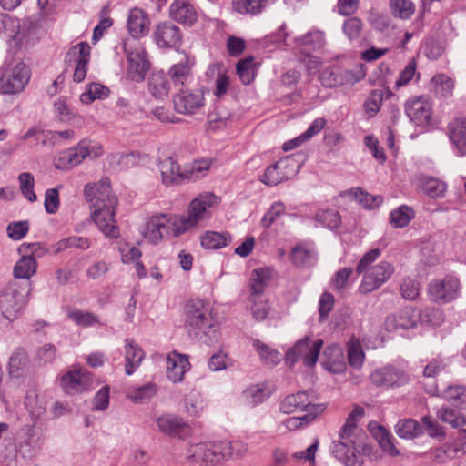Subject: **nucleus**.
I'll use <instances>...</instances> for the list:
<instances>
[{
  "mask_svg": "<svg viewBox=\"0 0 466 466\" xmlns=\"http://www.w3.org/2000/svg\"><path fill=\"white\" fill-rule=\"evenodd\" d=\"M145 358V353L134 339H127L125 340V372L127 375H132L141 365Z\"/></svg>",
  "mask_w": 466,
  "mask_h": 466,
  "instance_id": "nucleus-33",
  "label": "nucleus"
},
{
  "mask_svg": "<svg viewBox=\"0 0 466 466\" xmlns=\"http://www.w3.org/2000/svg\"><path fill=\"white\" fill-rule=\"evenodd\" d=\"M374 437L385 452L391 456H397L399 454V451L392 442V436L384 427L379 426L374 431Z\"/></svg>",
  "mask_w": 466,
  "mask_h": 466,
  "instance_id": "nucleus-58",
  "label": "nucleus"
},
{
  "mask_svg": "<svg viewBox=\"0 0 466 466\" xmlns=\"http://www.w3.org/2000/svg\"><path fill=\"white\" fill-rule=\"evenodd\" d=\"M461 443H444L431 451V459L435 464H446L457 457L466 454V440L460 439Z\"/></svg>",
  "mask_w": 466,
  "mask_h": 466,
  "instance_id": "nucleus-25",
  "label": "nucleus"
},
{
  "mask_svg": "<svg viewBox=\"0 0 466 466\" xmlns=\"http://www.w3.org/2000/svg\"><path fill=\"white\" fill-rule=\"evenodd\" d=\"M294 41L297 47L307 53L321 49L325 45V36L323 32L315 30L296 37Z\"/></svg>",
  "mask_w": 466,
  "mask_h": 466,
  "instance_id": "nucleus-36",
  "label": "nucleus"
},
{
  "mask_svg": "<svg viewBox=\"0 0 466 466\" xmlns=\"http://www.w3.org/2000/svg\"><path fill=\"white\" fill-rule=\"evenodd\" d=\"M29 358L27 351L23 348L16 349L9 359V373L15 378L22 376L24 371L27 369Z\"/></svg>",
  "mask_w": 466,
  "mask_h": 466,
  "instance_id": "nucleus-40",
  "label": "nucleus"
},
{
  "mask_svg": "<svg viewBox=\"0 0 466 466\" xmlns=\"http://www.w3.org/2000/svg\"><path fill=\"white\" fill-rule=\"evenodd\" d=\"M162 183L167 187L177 186L195 181L204 177L210 167L208 160H198L189 167L181 169L180 165L173 157L160 158L157 163Z\"/></svg>",
  "mask_w": 466,
  "mask_h": 466,
  "instance_id": "nucleus-2",
  "label": "nucleus"
},
{
  "mask_svg": "<svg viewBox=\"0 0 466 466\" xmlns=\"http://www.w3.org/2000/svg\"><path fill=\"white\" fill-rule=\"evenodd\" d=\"M103 154L102 146L99 143L92 141L89 138L80 140L75 147L66 149L62 153L60 161L64 162V167H76L86 158H97Z\"/></svg>",
  "mask_w": 466,
  "mask_h": 466,
  "instance_id": "nucleus-11",
  "label": "nucleus"
},
{
  "mask_svg": "<svg viewBox=\"0 0 466 466\" xmlns=\"http://www.w3.org/2000/svg\"><path fill=\"white\" fill-rule=\"evenodd\" d=\"M217 198L212 193L199 195L187 207V215H174L172 218V236L178 237L196 228L208 215Z\"/></svg>",
  "mask_w": 466,
  "mask_h": 466,
  "instance_id": "nucleus-4",
  "label": "nucleus"
},
{
  "mask_svg": "<svg viewBox=\"0 0 466 466\" xmlns=\"http://www.w3.org/2000/svg\"><path fill=\"white\" fill-rule=\"evenodd\" d=\"M268 0H233L232 5L236 12L240 14H258L266 6Z\"/></svg>",
  "mask_w": 466,
  "mask_h": 466,
  "instance_id": "nucleus-55",
  "label": "nucleus"
},
{
  "mask_svg": "<svg viewBox=\"0 0 466 466\" xmlns=\"http://www.w3.org/2000/svg\"><path fill=\"white\" fill-rule=\"evenodd\" d=\"M370 380L376 387L393 388L408 384L410 376L403 370L388 364L370 372Z\"/></svg>",
  "mask_w": 466,
  "mask_h": 466,
  "instance_id": "nucleus-15",
  "label": "nucleus"
},
{
  "mask_svg": "<svg viewBox=\"0 0 466 466\" xmlns=\"http://www.w3.org/2000/svg\"><path fill=\"white\" fill-rule=\"evenodd\" d=\"M271 278V270L268 268H261L252 271L250 278V290L249 297L262 296L267 283Z\"/></svg>",
  "mask_w": 466,
  "mask_h": 466,
  "instance_id": "nucleus-41",
  "label": "nucleus"
},
{
  "mask_svg": "<svg viewBox=\"0 0 466 466\" xmlns=\"http://www.w3.org/2000/svg\"><path fill=\"white\" fill-rule=\"evenodd\" d=\"M200 245L205 249H220L231 241L228 232H217L208 230L200 236Z\"/></svg>",
  "mask_w": 466,
  "mask_h": 466,
  "instance_id": "nucleus-37",
  "label": "nucleus"
},
{
  "mask_svg": "<svg viewBox=\"0 0 466 466\" xmlns=\"http://www.w3.org/2000/svg\"><path fill=\"white\" fill-rule=\"evenodd\" d=\"M127 58L128 76L135 82H142L150 67L146 52L144 50L130 51Z\"/></svg>",
  "mask_w": 466,
  "mask_h": 466,
  "instance_id": "nucleus-26",
  "label": "nucleus"
},
{
  "mask_svg": "<svg viewBox=\"0 0 466 466\" xmlns=\"http://www.w3.org/2000/svg\"><path fill=\"white\" fill-rule=\"evenodd\" d=\"M174 215L158 214L152 216L146 223L143 235L153 244L158 243L165 236L172 235Z\"/></svg>",
  "mask_w": 466,
  "mask_h": 466,
  "instance_id": "nucleus-19",
  "label": "nucleus"
},
{
  "mask_svg": "<svg viewBox=\"0 0 466 466\" xmlns=\"http://www.w3.org/2000/svg\"><path fill=\"white\" fill-rule=\"evenodd\" d=\"M140 161V155L137 152L127 154L116 153L111 156V162L119 166L121 169H127L137 166Z\"/></svg>",
  "mask_w": 466,
  "mask_h": 466,
  "instance_id": "nucleus-62",
  "label": "nucleus"
},
{
  "mask_svg": "<svg viewBox=\"0 0 466 466\" xmlns=\"http://www.w3.org/2000/svg\"><path fill=\"white\" fill-rule=\"evenodd\" d=\"M37 263L32 255H24L14 267L15 279H22L29 282L30 278L35 273Z\"/></svg>",
  "mask_w": 466,
  "mask_h": 466,
  "instance_id": "nucleus-39",
  "label": "nucleus"
},
{
  "mask_svg": "<svg viewBox=\"0 0 466 466\" xmlns=\"http://www.w3.org/2000/svg\"><path fill=\"white\" fill-rule=\"evenodd\" d=\"M157 392V386L149 382L143 386L129 389L127 396L135 403H143L150 400Z\"/></svg>",
  "mask_w": 466,
  "mask_h": 466,
  "instance_id": "nucleus-50",
  "label": "nucleus"
},
{
  "mask_svg": "<svg viewBox=\"0 0 466 466\" xmlns=\"http://www.w3.org/2000/svg\"><path fill=\"white\" fill-rule=\"evenodd\" d=\"M223 452L225 453V460L230 458H241L248 451V446L246 443L240 441H221Z\"/></svg>",
  "mask_w": 466,
  "mask_h": 466,
  "instance_id": "nucleus-60",
  "label": "nucleus"
},
{
  "mask_svg": "<svg viewBox=\"0 0 466 466\" xmlns=\"http://www.w3.org/2000/svg\"><path fill=\"white\" fill-rule=\"evenodd\" d=\"M438 417L443 422L450 424L454 429H459L466 424L465 416L459 410L449 407H442L438 411Z\"/></svg>",
  "mask_w": 466,
  "mask_h": 466,
  "instance_id": "nucleus-51",
  "label": "nucleus"
},
{
  "mask_svg": "<svg viewBox=\"0 0 466 466\" xmlns=\"http://www.w3.org/2000/svg\"><path fill=\"white\" fill-rule=\"evenodd\" d=\"M413 217V211L406 205H402L390 212V222L394 228L406 227Z\"/></svg>",
  "mask_w": 466,
  "mask_h": 466,
  "instance_id": "nucleus-57",
  "label": "nucleus"
},
{
  "mask_svg": "<svg viewBox=\"0 0 466 466\" xmlns=\"http://www.w3.org/2000/svg\"><path fill=\"white\" fill-rule=\"evenodd\" d=\"M394 268L389 262H380L363 277L360 290L362 293H370L379 289L391 277Z\"/></svg>",
  "mask_w": 466,
  "mask_h": 466,
  "instance_id": "nucleus-20",
  "label": "nucleus"
},
{
  "mask_svg": "<svg viewBox=\"0 0 466 466\" xmlns=\"http://www.w3.org/2000/svg\"><path fill=\"white\" fill-rule=\"evenodd\" d=\"M395 431L403 439H413L423 433L422 426L413 419L400 420L395 426Z\"/></svg>",
  "mask_w": 466,
  "mask_h": 466,
  "instance_id": "nucleus-46",
  "label": "nucleus"
},
{
  "mask_svg": "<svg viewBox=\"0 0 466 466\" xmlns=\"http://www.w3.org/2000/svg\"><path fill=\"white\" fill-rule=\"evenodd\" d=\"M109 89L99 84L91 83L88 85L87 89L80 96V100L84 104H90L96 99H104L108 96Z\"/></svg>",
  "mask_w": 466,
  "mask_h": 466,
  "instance_id": "nucleus-54",
  "label": "nucleus"
},
{
  "mask_svg": "<svg viewBox=\"0 0 466 466\" xmlns=\"http://www.w3.org/2000/svg\"><path fill=\"white\" fill-rule=\"evenodd\" d=\"M418 313L415 309L408 307L391 314L386 319V327L389 330L409 329L416 326Z\"/></svg>",
  "mask_w": 466,
  "mask_h": 466,
  "instance_id": "nucleus-29",
  "label": "nucleus"
},
{
  "mask_svg": "<svg viewBox=\"0 0 466 466\" xmlns=\"http://www.w3.org/2000/svg\"><path fill=\"white\" fill-rule=\"evenodd\" d=\"M61 385L67 392H82L92 386L90 374L86 370H74L66 372L61 378Z\"/></svg>",
  "mask_w": 466,
  "mask_h": 466,
  "instance_id": "nucleus-27",
  "label": "nucleus"
},
{
  "mask_svg": "<svg viewBox=\"0 0 466 466\" xmlns=\"http://www.w3.org/2000/svg\"><path fill=\"white\" fill-rule=\"evenodd\" d=\"M103 154L102 146L99 143L92 141L89 138L80 140L75 147L66 149L62 153L60 161L64 162V167H76L86 158H97Z\"/></svg>",
  "mask_w": 466,
  "mask_h": 466,
  "instance_id": "nucleus-10",
  "label": "nucleus"
},
{
  "mask_svg": "<svg viewBox=\"0 0 466 466\" xmlns=\"http://www.w3.org/2000/svg\"><path fill=\"white\" fill-rule=\"evenodd\" d=\"M252 345L255 349V350L259 355L261 360L265 364L269 365H277L281 360V355L280 353L270 348L268 344L262 342L261 340L255 339L252 340Z\"/></svg>",
  "mask_w": 466,
  "mask_h": 466,
  "instance_id": "nucleus-45",
  "label": "nucleus"
},
{
  "mask_svg": "<svg viewBox=\"0 0 466 466\" xmlns=\"http://www.w3.org/2000/svg\"><path fill=\"white\" fill-rule=\"evenodd\" d=\"M57 354V349L53 343H46L39 347L35 355V360L39 364H49L52 363Z\"/></svg>",
  "mask_w": 466,
  "mask_h": 466,
  "instance_id": "nucleus-64",
  "label": "nucleus"
},
{
  "mask_svg": "<svg viewBox=\"0 0 466 466\" xmlns=\"http://www.w3.org/2000/svg\"><path fill=\"white\" fill-rule=\"evenodd\" d=\"M314 219L321 226L330 229L338 228L340 225L339 213L334 209L319 210L315 214Z\"/></svg>",
  "mask_w": 466,
  "mask_h": 466,
  "instance_id": "nucleus-53",
  "label": "nucleus"
},
{
  "mask_svg": "<svg viewBox=\"0 0 466 466\" xmlns=\"http://www.w3.org/2000/svg\"><path fill=\"white\" fill-rule=\"evenodd\" d=\"M322 346L321 339L313 340L310 337L305 336L286 352V363L293 367L296 362L302 361L305 366L312 367L318 360Z\"/></svg>",
  "mask_w": 466,
  "mask_h": 466,
  "instance_id": "nucleus-7",
  "label": "nucleus"
},
{
  "mask_svg": "<svg viewBox=\"0 0 466 466\" xmlns=\"http://www.w3.org/2000/svg\"><path fill=\"white\" fill-rule=\"evenodd\" d=\"M116 207L94 208L92 218L98 228L108 238H116L119 236V230L116 227L115 221Z\"/></svg>",
  "mask_w": 466,
  "mask_h": 466,
  "instance_id": "nucleus-23",
  "label": "nucleus"
},
{
  "mask_svg": "<svg viewBox=\"0 0 466 466\" xmlns=\"http://www.w3.org/2000/svg\"><path fill=\"white\" fill-rule=\"evenodd\" d=\"M299 170L295 160L289 157L282 158L268 167L259 181L263 184L274 187L293 177Z\"/></svg>",
  "mask_w": 466,
  "mask_h": 466,
  "instance_id": "nucleus-14",
  "label": "nucleus"
},
{
  "mask_svg": "<svg viewBox=\"0 0 466 466\" xmlns=\"http://www.w3.org/2000/svg\"><path fill=\"white\" fill-rule=\"evenodd\" d=\"M84 195L93 208L116 207L117 198L112 194L108 177L101 178L97 183H89L85 186Z\"/></svg>",
  "mask_w": 466,
  "mask_h": 466,
  "instance_id": "nucleus-13",
  "label": "nucleus"
},
{
  "mask_svg": "<svg viewBox=\"0 0 466 466\" xmlns=\"http://www.w3.org/2000/svg\"><path fill=\"white\" fill-rule=\"evenodd\" d=\"M169 13L173 20L185 25H193L198 20L197 10L187 0H175Z\"/></svg>",
  "mask_w": 466,
  "mask_h": 466,
  "instance_id": "nucleus-30",
  "label": "nucleus"
},
{
  "mask_svg": "<svg viewBox=\"0 0 466 466\" xmlns=\"http://www.w3.org/2000/svg\"><path fill=\"white\" fill-rule=\"evenodd\" d=\"M319 80L327 87L342 86L346 81L344 71L338 66L328 67L322 70Z\"/></svg>",
  "mask_w": 466,
  "mask_h": 466,
  "instance_id": "nucleus-47",
  "label": "nucleus"
},
{
  "mask_svg": "<svg viewBox=\"0 0 466 466\" xmlns=\"http://www.w3.org/2000/svg\"><path fill=\"white\" fill-rule=\"evenodd\" d=\"M221 441H208L191 444L187 447L185 456L191 464L214 466L225 460Z\"/></svg>",
  "mask_w": 466,
  "mask_h": 466,
  "instance_id": "nucleus-8",
  "label": "nucleus"
},
{
  "mask_svg": "<svg viewBox=\"0 0 466 466\" xmlns=\"http://www.w3.org/2000/svg\"><path fill=\"white\" fill-rule=\"evenodd\" d=\"M384 91L380 89L372 90L364 103V108L370 117L374 116L380 110L384 99Z\"/></svg>",
  "mask_w": 466,
  "mask_h": 466,
  "instance_id": "nucleus-61",
  "label": "nucleus"
},
{
  "mask_svg": "<svg viewBox=\"0 0 466 466\" xmlns=\"http://www.w3.org/2000/svg\"><path fill=\"white\" fill-rule=\"evenodd\" d=\"M184 312L187 326L202 331L211 341L218 339V326L212 319L208 302L200 299H190L186 303Z\"/></svg>",
  "mask_w": 466,
  "mask_h": 466,
  "instance_id": "nucleus-5",
  "label": "nucleus"
},
{
  "mask_svg": "<svg viewBox=\"0 0 466 466\" xmlns=\"http://www.w3.org/2000/svg\"><path fill=\"white\" fill-rule=\"evenodd\" d=\"M449 139L456 150L458 157L466 156V119L458 117L451 121L447 127Z\"/></svg>",
  "mask_w": 466,
  "mask_h": 466,
  "instance_id": "nucleus-28",
  "label": "nucleus"
},
{
  "mask_svg": "<svg viewBox=\"0 0 466 466\" xmlns=\"http://www.w3.org/2000/svg\"><path fill=\"white\" fill-rule=\"evenodd\" d=\"M392 15L400 19H409L415 12V5L411 0H390Z\"/></svg>",
  "mask_w": 466,
  "mask_h": 466,
  "instance_id": "nucleus-52",
  "label": "nucleus"
},
{
  "mask_svg": "<svg viewBox=\"0 0 466 466\" xmlns=\"http://www.w3.org/2000/svg\"><path fill=\"white\" fill-rule=\"evenodd\" d=\"M365 354L359 340L351 339L348 343V360L351 367L360 369L364 361Z\"/></svg>",
  "mask_w": 466,
  "mask_h": 466,
  "instance_id": "nucleus-59",
  "label": "nucleus"
},
{
  "mask_svg": "<svg viewBox=\"0 0 466 466\" xmlns=\"http://www.w3.org/2000/svg\"><path fill=\"white\" fill-rule=\"evenodd\" d=\"M279 410L285 414H290L299 410L307 414L319 415L325 410L324 404H313L309 401L306 391H298L286 396L280 403Z\"/></svg>",
  "mask_w": 466,
  "mask_h": 466,
  "instance_id": "nucleus-16",
  "label": "nucleus"
},
{
  "mask_svg": "<svg viewBox=\"0 0 466 466\" xmlns=\"http://www.w3.org/2000/svg\"><path fill=\"white\" fill-rule=\"evenodd\" d=\"M405 112L410 120L416 126L430 124L431 106L422 97L409 99L405 104Z\"/></svg>",
  "mask_w": 466,
  "mask_h": 466,
  "instance_id": "nucleus-24",
  "label": "nucleus"
},
{
  "mask_svg": "<svg viewBox=\"0 0 466 466\" xmlns=\"http://www.w3.org/2000/svg\"><path fill=\"white\" fill-rule=\"evenodd\" d=\"M31 283L15 279L10 281L0 292V324L17 319L25 308L31 293Z\"/></svg>",
  "mask_w": 466,
  "mask_h": 466,
  "instance_id": "nucleus-3",
  "label": "nucleus"
},
{
  "mask_svg": "<svg viewBox=\"0 0 466 466\" xmlns=\"http://www.w3.org/2000/svg\"><path fill=\"white\" fill-rule=\"evenodd\" d=\"M175 110L183 115H194L205 105L204 91L196 89L187 91L181 89L173 97Z\"/></svg>",
  "mask_w": 466,
  "mask_h": 466,
  "instance_id": "nucleus-18",
  "label": "nucleus"
},
{
  "mask_svg": "<svg viewBox=\"0 0 466 466\" xmlns=\"http://www.w3.org/2000/svg\"><path fill=\"white\" fill-rule=\"evenodd\" d=\"M193 61L185 56L178 63L172 65L167 72L171 86L181 90L188 86L193 81Z\"/></svg>",
  "mask_w": 466,
  "mask_h": 466,
  "instance_id": "nucleus-21",
  "label": "nucleus"
},
{
  "mask_svg": "<svg viewBox=\"0 0 466 466\" xmlns=\"http://www.w3.org/2000/svg\"><path fill=\"white\" fill-rule=\"evenodd\" d=\"M243 398L250 405H258L268 399L264 387L260 385H251L243 391Z\"/></svg>",
  "mask_w": 466,
  "mask_h": 466,
  "instance_id": "nucleus-63",
  "label": "nucleus"
},
{
  "mask_svg": "<svg viewBox=\"0 0 466 466\" xmlns=\"http://www.w3.org/2000/svg\"><path fill=\"white\" fill-rule=\"evenodd\" d=\"M184 406L187 415L198 417L204 411L207 404L202 394L193 390L186 395Z\"/></svg>",
  "mask_w": 466,
  "mask_h": 466,
  "instance_id": "nucleus-43",
  "label": "nucleus"
},
{
  "mask_svg": "<svg viewBox=\"0 0 466 466\" xmlns=\"http://www.w3.org/2000/svg\"><path fill=\"white\" fill-rule=\"evenodd\" d=\"M150 20L147 14L138 7H134L129 11L127 26L129 34L139 38L145 36L149 32Z\"/></svg>",
  "mask_w": 466,
  "mask_h": 466,
  "instance_id": "nucleus-31",
  "label": "nucleus"
},
{
  "mask_svg": "<svg viewBox=\"0 0 466 466\" xmlns=\"http://www.w3.org/2000/svg\"><path fill=\"white\" fill-rule=\"evenodd\" d=\"M29 79V70L25 63L20 61L6 63L0 69V94L20 93Z\"/></svg>",
  "mask_w": 466,
  "mask_h": 466,
  "instance_id": "nucleus-6",
  "label": "nucleus"
},
{
  "mask_svg": "<svg viewBox=\"0 0 466 466\" xmlns=\"http://www.w3.org/2000/svg\"><path fill=\"white\" fill-rule=\"evenodd\" d=\"M90 46L86 42H80L71 47L66 54L65 61L75 65L74 81L80 83L86 76L87 65L90 60Z\"/></svg>",
  "mask_w": 466,
  "mask_h": 466,
  "instance_id": "nucleus-17",
  "label": "nucleus"
},
{
  "mask_svg": "<svg viewBox=\"0 0 466 466\" xmlns=\"http://www.w3.org/2000/svg\"><path fill=\"white\" fill-rule=\"evenodd\" d=\"M67 317L76 325L82 327H90L99 322V319L96 314L76 309H68Z\"/></svg>",
  "mask_w": 466,
  "mask_h": 466,
  "instance_id": "nucleus-56",
  "label": "nucleus"
},
{
  "mask_svg": "<svg viewBox=\"0 0 466 466\" xmlns=\"http://www.w3.org/2000/svg\"><path fill=\"white\" fill-rule=\"evenodd\" d=\"M249 310L256 321H263L265 320L269 312H270V306L265 298L263 296L259 297H249Z\"/></svg>",
  "mask_w": 466,
  "mask_h": 466,
  "instance_id": "nucleus-49",
  "label": "nucleus"
},
{
  "mask_svg": "<svg viewBox=\"0 0 466 466\" xmlns=\"http://www.w3.org/2000/svg\"><path fill=\"white\" fill-rule=\"evenodd\" d=\"M103 154L102 146L99 143L92 141L89 138L80 140L75 147L66 149L62 153L60 161L64 162V167H76L86 158H97Z\"/></svg>",
  "mask_w": 466,
  "mask_h": 466,
  "instance_id": "nucleus-9",
  "label": "nucleus"
},
{
  "mask_svg": "<svg viewBox=\"0 0 466 466\" xmlns=\"http://www.w3.org/2000/svg\"><path fill=\"white\" fill-rule=\"evenodd\" d=\"M189 366L185 356L173 352L167 359V376L175 383L180 382L184 379L186 371L189 370Z\"/></svg>",
  "mask_w": 466,
  "mask_h": 466,
  "instance_id": "nucleus-32",
  "label": "nucleus"
},
{
  "mask_svg": "<svg viewBox=\"0 0 466 466\" xmlns=\"http://www.w3.org/2000/svg\"><path fill=\"white\" fill-rule=\"evenodd\" d=\"M443 398L451 405L466 409V388L461 385L447 387L442 392Z\"/></svg>",
  "mask_w": 466,
  "mask_h": 466,
  "instance_id": "nucleus-48",
  "label": "nucleus"
},
{
  "mask_svg": "<svg viewBox=\"0 0 466 466\" xmlns=\"http://www.w3.org/2000/svg\"><path fill=\"white\" fill-rule=\"evenodd\" d=\"M237 75L244 85H249L255 79L258 67L253 56L241 59L236 66Z\"/></svg>",
  "mask_w": 466,
  "mask_h": 466,
  "instance_id": "nucleus-44",
  "label": "nucleus"
},
{
  "mask_svg": "<svg viewBox=\"0 0 466 466\" xmlns=\"http://www.w3.org/2000/svg\"><path fill=\"white\" fill-rule=\"evenodd\" d=\"M325 125L326 120L323 117L316 118L305 132H303L299 137L284 143L283 150L289 151L301 146L303 143L319 134L324 128Z\"/></svg>",
  "mask_w": 466,
  "mask_h": 466,
  "instance_id": "nucleus-35",
  "label": "nucleus"
},
{
  "mask_svg": "<svg viewBox=\"0 0 466 466\" xmlns=\"http://www.w3.org/2000/svg\"><path fill=\"white\" fill-rule=\"evenodd\" d=\"M344 194L350 196L351 198L356 200L360 206L368 209L379 208L383 202V198L381 196L370 195L368 192L363 191L360 187H355L347 190Z\"/></svg>",
  "mask_w": 466,
  "mask_h": 466,
  "instance_id": "nucleus-38",
  "label": "nucleus"
},
{
  "mask_svg": "<svg viewBox=\"0 0 466 466\" xmlns=\"http://www.w3.org/2000/svg\"><path fill=\"white\" fill-rule=\"evenodd\" d=\"M159 431L167 435H178L186 427L182 419L174 415H163L157 420Z\"/></svg>",
  "mask_w": 466,
  "mask_h": 466,
  "instance_id": "nucleus-42",
  "label": "nucleus"
},
{
  "mask_svg": "<svg viewBox=\"0 0 466 466\" xmlns=\"http://www.w3.org/2000/svg\"><path fill=\"white\" fill-rule=\"evenodd\" d=\"M364 415V410L355 408L340 430L339 441H333L330 451L333 456L345 466H363V454L370 451V446L357 441V420Z\"/></svg>",
  "mask_w": 466,
  "mask_h": 466,
  "instance_id": "nucleus-1",
  "label": "nucleus"
},
{
  "mask_svg": "<svg viewBox=\"0 0 466 466\" xmlns=\"http://www.w3.org/2000/svg\"><path fill=\"white\" fill-rule=\"evenodd\" d=\"M460 291V281L453 276H446L442 279L432 280L428 286L430 300L438 304H447L456 299Z\"/></svg>",
  "mask_w": 466,
  "mask_h": 466,
  "instance_id": "nucleus-12",
  "label": "nucleus"
},
{
  "mask_svg": "<svg viewBox=\"0 0 466 466\" xmlns=\"http://www.w3.org/2000/svg\"><path fill=\"white\" fill-rule=\"evenodd\" d=\"M148 91L157 99L167 96L171 83L163 71H153L147 80Z\"/></svg>",
  "mask_w": 466,
  "mask_h": 466,
  "instance_id": "nucleus-34",
  "label": "nucleus"
},
{
  "mask_svg": "<svg viewBox=\"0 0 466 466\" xmlns=\"http://www.w3.org/2000/svg\"><path fill=\"white\" fill-rule=\"evenodd\" d=\"M154 36L156 43L162 48H177L182 43V33L180 28L171 22L159 24Z\"/></svg>",
  "mask_w": 466,
  "mask_h": 466,
  "instance_id": "nucleus-22",
  "label": "nucleus"
}]
</instances>
